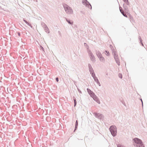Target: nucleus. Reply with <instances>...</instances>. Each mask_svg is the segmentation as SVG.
I'll use <instances>...</instances> for the list:
<instances>
[{
  "label": "nucleus",
  "instance_id": "obj_1",
  "mask_svg": "<svg viewBox=\"0 0 147 147\" xmlns=\"http://www.w3.org/2000/svg\"><path fill=\"white\" fill-rule=\"evenodd\" d=\"M87 90L90 96L93 98L94 100L97 102L98 104L100 103V101L99 99L92 91L88 88L87 89Z\"/></svg>",
  "mask_w": 147,
  "mask_h": 147
},
{
  "label": "nucleus",
  "instance_id": "obj_2",
  "mask_svg": "<svg viewBox=\"0 0 147 147\" xmlns=\"http://www.w3.org/2000/svg\"><path fill=\"white\" fill-rule=\"evenodd\" d=\"M133 141L134 143L138 144L139 147H144V144L140 139L135 138L133 139Z\"/></svg>",
  "mask_w": 147,
  "mask_h": 147
},
{
  "label": "nucleus",
  "instance_id": "obj_3",
  "mask_svg": "<svg viewBox=\"0 0 147 147\" xmlns=\"http://www.w3.org/2000/svg\"><path fill=\"white\" fill-rule=\"evenodd\" d=\"M109 130L112 136L115 137L116 136L117 133V128L115 125L111 126L109 128Z\"/></svg>",
  "mask_w": 147,
  "mask_h": 147
},
{
  "label": "nucleus",
  "instance_id": "obj_4",
  "mask_svg": "<svg viewBox=\"0 0 147 147\" xmlns=\"http://www.w3.org/2000/svg\"><path fill=\"white\" fill-rule=\"evenodd\" d=\"M63 7L67 13L72 14L73 12L72 9L67 4L64 3L63 4Z\"/></svg>",
  "mask_w": 147,
  "mask_h": 147
},
{
  "label": "nucleus",
  "instance_id": "obj_5",
  "mask_svg": "<svg viewBox=\"0 0 147 147\" xmlns=\"http://www.w3.org/2000/svg\"><path fill=\"white\" fill-rule=\"evenodd\" d=\"M82 3L83 5H85L86 7H87L88 8H90V9H92V6L90 4L87 0H82Z\"/></svg>",
  "mask_w": 147,
  "mask_h": 147
},
{
  "label": "nucleus",
  "instance_id": "obj_6",
  "mask_svg": "<svg viewBox=\"0 0 147 147\" xmlns=\"http://www.w3.org/2000/svg\"><path fill=\"white\" fill-rule=\"evenodd\" d=\"M88 67L89 68V71L92 76H94V75H95V74L94 73V71L90 63L88 64Z\"/></svg>",
  "mask_w": 147,
  "mask_h": 147
},
{
  "label": "nucleus",
  "instance_id": "obj_7",
  "mask_svg": "<svg viewBox=\"0 0 147 147\" xmlns=\"http://www.w3.org/2000/svg\"><path fill=\"white\" fill-rule=\"evenodd\" d=\"M93 114L98 119L100 120H101L103 119L104 117L102 114L97 113H94Z\"/></svg>",
  "mask_w": 147,
  "mask_h": 147
},
{
  "label": "nucleus",
  "instance_id": "obj_8",
  "mask_svg": "<svg viewBox=\"0 0 147 147\" xmlns=\"http://www.w3.org/2000/svg\"><path fill=\"white\" fill-rule=\"evenodd\" d=\"M88 53L90 57L91 61H94L95 60V58L92 52L90 50L88 51Z\"/></svg>",
  "mask_w": 147,
  "mask_h": 147
},
{
  "label": "nucleus",
  "instance_id": "obj_9",
  "mask_svg": "<svg viewBox=\"0 0 147 147\" xmlns=\"http://www.w3.org/2000/svg\"><path fill=\"white\" fill-rule=\"evenodd\" d=\"M92 77L93 78L94 81L99 86H100V84L98 79L97 78L95 74L94 76H92Z\"/></svg>",
  "mask_w": 147,
  "mask_h": 147
},
{
  "label": "nucleus",
  "instance_id": "obj_10",
  "mask_svg": "<svg viewBox=\"0 0 147 147\" xmlns=\"http://www.w3.org/2000/svg\"><path fill=\"white\" fill-rule=\"evenodd\" d=\"M66 21L68 23L71 25L73 24V22L72 21L70 20L69 19H68L66 18H65Z\"/></svg>",
  "mask_w": 147,
  "mask_h": 147
},
{
  "label": "nucleus",
  "instance_id": "obj_11",
  "mask_svg": "<svg viewBox=\"0 0 147 147\" xmlns=\"http://www.w3.org/2000/svg\"><path fill=\"white\" fill-rule=\"evenodd\" d=\"M112 53L114 55V57L115 60H117L118 59V57L117 55H116L115 52L114 51H112Z\"/></svg>",
  "mask_w": 147,
  "mask_h": 147
},
{
  "label": "nucleus",
  "instance_id": "obj_12",
  "mask_svg": "<svg viewBox=\"0 0 147 147\" xmlns=\"http://www.w3.org/2000/svg\"><path fill=\"white\" fill-rule=\"evenodd\" d=\"M123 6L125 12L126 13H127V12L128 11V9L126 5H125L124 3L123 4Z\"/></svg>",
  "mask_w": 147,
  "mask_h": 147
},
{
  "label": "nucleus",
  "instance_id": "obj_13",
  "mask_svg": "<svg viewBox=\"0 0 147 147\" xmlns=\"http://www.w3.org/2000/svg\"><path fill=\"white\" fill-rule=\"evenodd\" d=\"M96 53L97 56L98 58L102 56V55L98 51H96Z\"/></svg>",
  "mask_w": 147,
  "mask_h": 147
},
{
  "label": "nucleus",
  "instance_id": "obj_14",
  "mask_svg": "<svg viewBox=\"0 0 147 147\" xmlns=\"http://www.w3.org/2000/svg\"><path fill=\"white\" fill-rule=\"evenodd\" d=\"M100 61L104 63L105 62V60L104 58L102 57V55L99 58Z\"/></svg>",
  "mask_w": 147,
  "mask_h": 147
},
{
  "label": "nucleus",
  "instance_id": "obj_15",
  "mask_svg": "<svg viewBox=\"0 0 147 147\" xmlns=\"http://www.w3.org/2000/svg\"><path fill=\"white\" fill-rule=\"evenodd\" d=\"M78 122L77 120H76L75 123V125L74 130V132L78 128Z\"/></svg>",
  "mask_w": 147,
  "mask_h": 147
},
{
  "label": "nucleus",
  "instance_id": "obj_16",
  "mask_svg": "<svg viewBox=\"0 0 147 147\" xmlns=\"http://www.w3.org/2000/svg\"><path fill=\"white\" fill-rule=\"evenodd\" d=\"M44 30L45 31V32H46L47 33H49V29L47 26L46 27H45L44 28Z\"/></svg>",
  "mask_w": 147,
  "mask_h": 147
},
{
  "label": "nucleus",
  "instance_id": "obj_17",
  "mask_svg": "<svg viewBox=\"0 0 147 147\" xmlns=\"http://www.w3.org/2000/svg\"><path fill=\"white\" fill-rule=\"evenodd\" d=\"M120 101L125 106H126L122 98H120Z\"/></svg>",
  "mask_w": 147,
  "mask_h": 147
},
{
  "label": "nucleus",
  "instance_id": "obj_18",
  "mask_svg": "<svg viewBox=\"0 0 147 147\" xmlns=\"http://www.w3.org/2000/svg\"><path fill=\"white\" fill-rule=\"evenodd\" d=\"M73 100L74 102V107H75L77 104V102L76 98L74 97H73Z\"/></svg>",
  "mask_w": 147,
  "mask_h": 147
},
{
  "label": "nucleus",
  "instance_id": "obj_19",
  "mask_svg": "<svg viewBox=\"0 0 147 147\" xmlns=\"http://www.w3.org/2000/svg\"><path fill=\"white\" fill-rule=\"evenodd\" d=\"M127 15L129 17V18L131 20H132L133 19V17L131 15V14L129 13H127Z\"/></svg>",
  "mask_w": 147,
  "mask_h": 147
},
{
  "label": "nucleus",
  "instance_id": "obj_20",
  "mask_svg": "<svg viewBox=\"0 0 147 147\" xmlns=\"http://www.w3.org/2000/svg\"><path fill=\"white\" fill-rule=\"evenodd\" d=\"M121 14H122L123 15L124 17H127V15L126 14V13H125L123 11H122V12H121Z\"/></svg>",
  "mask_w": 147,
  "mask_h": 147
},
{
  "label": "nucleus",
  "instance_id": "obj_21",
  "mask_svg": "<svg viewBox=\"0 0 147 147\" xmlns=\"http://www.w3.org/2000/svg\"><path fill=\"white\" fill-rule=\"evenodd\" d=\"M123 1L125 3L126 5H129V2L128 1V0H123Z\"/></svg>",
  "mask_w": 147,
  "mask_h": 147
},
{
  "label": "nucleus",
  "instance_id": "obj_22",
  "mask_svg": "<svg viewBox=\"0 0 147 147\" xmlns=\"http://www.w3.org/2000/svg\"><path fill=\"white\" fill-rule=\"evenodd\" d=\"M41 25L44 28L47 27V26L46 24H45L44 23L42 22L41 23Z\"/></svg>",
  "mask_w": 147,
  "mask_h": 147
},
{
  "label": "nucleus",
  "instance_id": "obj_23",
  "mask_svg": "<svg viewBox=\"0 0 147 147\" xmlns=\"http://www.w3.org/2000/svg\"><path fill=\"white\" fill-rule=\"evenodd\" d=\"M115 61L117 65L119 66L120 65V62L119 59L117 60H115Z\"/></svg>",
  "mask_w": 147,
  "mask_h": 147
},
{
  "label": "nucleus",
  "instance_id": "obj_24",
  "mask_svg": "<svg viewBox=\"0 0 147 147\" xmlns=\"http://www.w3.org/2000/svg\"><path fill=\"white\" fill-rule=\"evenodd\" d=\"M105 53L106 55L107 56H109V55L110 54H109V52L108 51L106 50L105 51Z\"/></svg>",
  "mask_w": 147,
  "mask_h": 147
},
{
  "label": "nucleus",
  "instance_id": "obj_25",
  "mask_svg": "<svg viewBox=\"0 0 147 147\" xmlns=\"http://www.w3.org/2000/svg\"><path fill=\"white\" fill-rule=\"evenodd\" d=\"M84 45L87 49H88L89 47L86 43H84Z\"/></svg>",
  "mask_w": 147,
  "mask_h": 147
},
{
  "label": "nucleus",
  "instance_id": "obj_26",
  "mask_svg": "<svg viewBox=\"0 0 147 147\" xmlns=\"http://www.w3.org/2000/svg\"><path fill=\"white\" fill-rule=\"evenodd\" d=\"M118 76L119 78H121V79L122 78V75L121 74H120V73L119 74Z\"/></svg>",
  "mask_w": 147,
  "mask_h": 147
},
{
  "label": "nucleus",
  "instance_id": "obj_27",
  "mask_svg": "<svg viewBox=\"0 0 147 147\" xmlns=\"http://www.w3.org/2000/svg\"><path fill=\"white\" fill-rule=\"evenodd\" d=\"M27 24L28 26H30L31 28L32 27V26L31 24H30L29 22H28L27 24Z\"/></svg>",
  "mask_w": 147,
  "mask_h": 147
},
{
  "label": "nucleus",
  "instance_id": "obj_28",
  "mask_svg": "<svg viewBox=\"0 0 147 147\" xmlns=\"http://www.w3.org/2000/svg\"><path fill=\"white\" fill-rule=\"evenodd\" d=\"M40 49L41 50H42L43 51H45L43 47L41 45L40 46Z\"/></svg>",
  "mask_w": 147,
  "mask_h": 147
},
{
  "label": "nucleus",
  "instance_id": "obj_29",
  "mask_svg": "<svg viewBox=\"0 0 147 147\" xmlns=\"http://www.w3.org/2000/svg\"><path fill=\"white\" fill-rule=\"evenodd\" d=\"M77 90H78V91L79 92V93H81V94L82 93V92L80 90V89L79 88H77Z\"/></svg>",
  "mask_w": 147,
  "mask_h": 147
},
{
  "label": "nucleus",
  "instance_id": "obj_30",
  "mask_svg": "<svg viewBox=\"0 0 147 147\" xmlns=\"http://www.w3.org/2000/svg\"><path fill=\"white\" fill-rule=\"evenodd\" d=\"M119 8L120 11L121 12H122V11H123L122 10V9L121 7L119 6Z\"/></svg>",
  "mask_w": 147,
  "mask_h": 147
},
{
  "label": "nucleus",
  "instance_id": "obj_31",
  "mask_svg": "<svg viewBox=\"0 0 147 147\" xmlns=\"http://www.w3.org/2000/svg\"><path fill=\"white\" fill-rule=\"evenodd\" d=\"M139 39H140V43H141V42H142V39L140 37V36L139 37Z\"/></svg>",
  "mask_w": 147,
  "mask_h": 147
},
{
  "label": "nucleus",
  "instance_id": "obj_32",
  "mask_svg": "<svg viewBox=\"0 0 147 147\" xmlns=\"http://www.w3.org/2000/svg\"><path fill=\"white\" fill-rule=\"evenodd\" d=\"M23 20L26 24H27L28 22L26 21L24 18L23 19Z\"/></svg>",
  "mask_w": 147,
  "mask_h": 147
},
{
  "label": "nucleus",
  "instance_id": "obj_33",
  "mask_svg": "<svg viewBox=\"0 0 147 147\" xmlns=\"http://www.w3.org/2000/svg\"><path fill=\"white\" fill-rule=\"evenodd\" d=\"M55 80L57 82H58L59 81V78L58 77H56L55 78Z\"/></svg>",
  "mask_w": 147,
  "mask_h": 147
},
{
  "label": "nucleus",
  "instance_id": "obj_34",
  "mask_svg": "<svg viewBox=\"0 0 147 147\" xmlns=\"http://www.w3.org/2000/svg\"><path fill=\"white\" fill-rule=\"evenodd\" d=\"M17 34H18V36H20V32H17Z\"/></svg>",
  "mask_w": 147,
  "mask_h": 147
},
{
  "label": "nucleus",
  "instance_id": "obj_35",
  "mask_svg": "<svg viewBox=\"0 0 147 147\" xmlns=\"http://www.w3.org/2000/svg\"><path fill=\"white\" fill-rule=\"evenodd\" d=\"M117 147H121V146L119 144H117Z\"/></svg>",
  "mask_w": 147,
  "mask_h": 147
},
{
  "label": "nucleus",
  "instance_id": "obj_36",
  "mask_svg": "<svg viewBox=\"0 0 147 147\" xmlns=\"http://www.w3.org/2000/svg\"><path fill=\"white\" fill-rule=\"evenodd\" d=\"M140 100L142 102V106H143V101H142V98L140 99Z\"/></svg>",
  "mask_w": 147,
  "mask_h": 147
},
{
  "label": "nucleus",
  "instance_id": "obj_37",
  "mask_svg": "<svg viewBox=\"0 0 147 147\" xmlns=\"http://www.w3.org/2000/svg\"><path fill=\"white\" fill-rule=\"evenodd\" d=\"M110 47L112 48H113V47L111 45H110Z\"/></svg>",
  "mask_w": 147,
  "mask_h": 147
},
{
  "label": "nucleus",
  "instance_id": "obj_38",
  "mask_svg": "<svg viewBox=\"0 0 147 147\" xmlns=\"http://www.w3.org/2000/svg\"><path fill=\"white\" fill-rule=\"evenodd\" d=\"M141 44L142 45V46H144V45H143V44L142 42H141Z\"/></svg>",
  "mask_w": 147,
  "mask_h": 147
},
{
  "label": "nucleus",
  "instance_id": "obj_39",
  "mask_svg": "<svg viewBox=\"0 0 147 147\" xmlns=\"http://www.w3.org/2000/svg\"><path fill=\"white\" fill-rule=\"evenodd\" d=\"M58 33H59V34H61V33L60 31H58Z\"/></svg>",
  "mask_w": 147,
  "mask_h": 147
}]
</instances>
